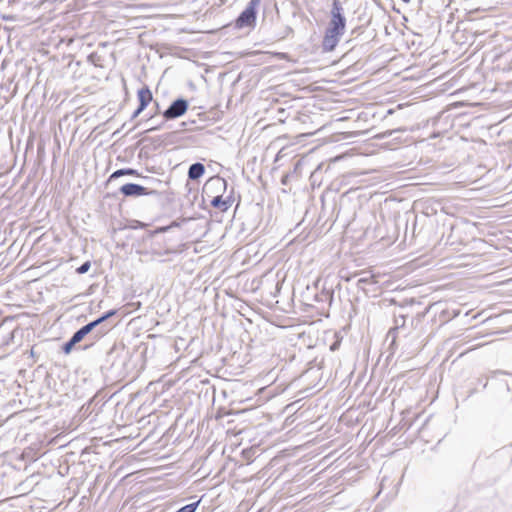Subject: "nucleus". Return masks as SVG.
Wrapping results in <instances>:
<instances>
[{
  "label": "nucleus",
  "instance_id": "nucleus-13",
  "mask_svg": "<svg viewBox=\"0 0 512 512\" xmlns=\"http://www.w3.org/2000/svg\"><path fill=\"white\" fill-rule=\"evenodd\" d=\"M360 275L361 277L357 281V287L360 289H364L365 285L377 283L375 276L370 272L362 271Z\"/></svg>",
  "mask_w": 512,
  "mask_h": 512
},
{
  "label": "nucleus",
  "instance_id": "nucleus-14",
  "mask_svg": "<svg viewBox=\"0 0 512 512\" xmlns=\"http://www.w3.org/2000/svg\"><path fill=\"white\" fill-rule=\"evenodd\" d=\"M124 175H138V172L135 170V169H132V168H122V169H118L116 171H114L110 177H109V182L113 181L114 179H117L121 176H124Z\"/></svg>",
  "mask_w": 512,
  "mask_h": 512
},
{
  "label": "nucleus",
  "instance_id": "nucleus-1",
  "mask_svg": "<svg viewBox=\"0 0 512 512\" xmlns=\"http://www.w3.org/2000/svg\"><path fill=\"white\" fill-rule=\"evenodd\" d=\"M261 0H250L246 8L239 14L235 20V27L238 29L242 28H254L256 25L257 7Z\"/></svg>",
  "mask_w": 512,
  "mask_h": 512
},
{
  "label": "nucleus",
  "instance_id": "nucleus-28",
  "mask_svg": "<svg viewBox=\"0 0 512 512\" xmlns=\"http://www.w3.org/2000/svg\"><path fill=\"white\" fill-rule=\"evenodd\" d=\"M155 109H159V104L157 102H155Z\"/></svg>",
  "mask_w": 512,
  "mask_h": 512
},
{
  "label": "nucleus",
  "instance_id": "nucleus-7",
  "mask_svg": "<svg viewBox=\"0 0 512 512\" xmlns=\"http://www.w3.org/2000/svg\"><path fill=\"white\" fill-rule=\"evenodd\" d=\"M341 34L335 33L334 31H331L329 29H326L325 35L322 41V48L325 52H330L335 49L339 42V37Z\"/></svg>",
  "mask_w": 512,
  "mask_h": 512
},
{
  "label": "nucleus",
  "instance_id": "nucleus-18",
  "mask_svg": "<svg viewBox=\"0 0 512 512\" xmlns=\"http://www.w3.org/2000/svg\"><path fill=\"white\" fill-rule=\"evenodd\" d=\"M395 327L389 331V335L394 334L396 330H398L400 327H403L405 325V315H397L395 316Z\"/></svg>",
  "mask_w": 512,
  "mask_h": 512
},
{
  "label": "nucleus",
  "instance_id": "nucleus-5",
  "mask_svg": "<svg viewBox=\"0 0 512 512\" xmlns=\"http://www.w3.org/2000/svg\"><path fill=\"white\" fill-rule=\"evenodd\" d=\"M150 239H152L151 236ZM138 253L143 256H150L151 259H157L159 257L172 253V251L168 248H164L161 242L151 240L149 247L145 248L144 250L138 251Z\"/></svg>",
  "mask_w": 512,
  "mask_h": 512
},
{
  "label": "nucleus",
  "instance_id": "nucleus-25",
  "mask_svg": "<svg viewBox=\"0 0 512 512\" xmlns=\"http://www.w3.org/2000/svg\"><path fill=\"white\" fill-rule=\"evenodd\" d=\"M159 127H160V126H158V127H152V128H150V129H148L146 132H150V131L157 130Z\"/></svg>",
  "mask_w": 512,
  "mask_h": 512
},
{
  "label": "nucleus",
  "instance_id": "nucleus-21",
  "mask_svg": "<svg viewBox=\"0 0 512 512\" xmlns=\"http://www.w3.org/2000/svg\"><path fill=\"white\" fill-rule=\"evenodd\" d=\"M145 109H140V106L133 112L131 119L137 118Z\"/></svg>",
  "mask_w": 512,
  "mask_h": 512
},
{
  "label": "nucleus",
  "instance_id": "nucleus-17",
  "mask_svg": "<svg viewBox=\"0 0 512 512\" xmlns=\"http://www.w3.org/2000/svg\"><path fill=\"white\" fill-rule=\"evenodd\" d=\"M200 502H201V499H199L193 503H189V504L181 507L180 509H178L175 512H196L197 508L199 507Z\"/></svg>",
  "mask_w": 512,
  "mask_h": 512
},
{
  "label": "nucleus",
  "instance_id": "nucleus-23",
  "mask_svg": "<svg viewBox=\"0 0 512 512\" xmlns=\"http://www.w3.org/2000/svg\"><path fill=\"white\" fill-rule=\"evenodd\" d=\"M215 181H216V182H218V183H221V184L224 186V188H226V186H227V182H226V180H225V179H222V178H216V180H215Z\"/></svg>",
  "mask_w": 512,
  "mask_h": 512
},
{
  "label": "nucleus",
  "instance_id": "nucleus-10",
  "mask_svg": "<svg viewBox=\"0 0 512 512\" xmlns=\"http://www.w3.org/2000/svg\"><path fill=\"white\" fill-rule=\"evenodd\" d=\"M205 173V166L200 162H195L190 165L188 169V179L196 181L200 179Z\"/></svg>",
  "mask_w": 512,
  "mask_h": 512
},
{
  "label": "nucleus",
  "instance_id": "nucleus-24",
  "mask_svg": "<svg viewBox=\"0 0 512 512\" xmlns=\"http://www.w3.org/2000/svg\"><path fill=\"white\" fill-rule=\"evenodd\" d=\"M338 345H339V343H338V342H335V343H333V344L330 346V349H331L332 351H334V350H336V349L338 348Z\"/></svg>",
  "mask_w": 512,
  "mask_h": 512
},
{
  "label": "nucleus",
  "instance_id": "nucleus-19",
  "mask_svg": "<svg viewBox=\"0 0 512 512\" xmlns=\"http://www.w3.org/2000/svg\"><path fill=\"white\" fill-rule=\"evenodd\" d=\"M88 61L90 63H92L93 65L95 66H102L101 64V56L98 55L97 53H91L89 56H88Z\"/></svg>",
  "mask_w": 512,
  "mask_h": 512
},
{
  "label": "nucleus",
  "instance_id": "nucleus-22",
  "mask_svg": "<svg viewBox=\"0 0 512 512\" xmlns=\"http://www.w3.org/2000/svg\"><path fill=\"white\" fill-rule=\"evenodd\" d=\"M14 339V332L9 333L7 339L4 341V344L8 345L10 341Z\"/></svg>",
  "mask_w": 512,
  "mask_h": 512
},
{
  "label": "nucleus",
  "instance_id": "nucleus-15",
  "mask_svg": "<svg viewBox=\"0 0 512 512\" xmlns=\"http://www.w3.org/2000/svg\"><path fill=\"white\" fill-rule=\"evenodd\" d=\"M81 342L74 334L72 335V337L63 344L62 346V351L64 354H69L73 347L77 344Z\"/></svg>",
  "mask_w": 512,
  "mask_h": 512
},
{
  "label": "nucleus",
  "instance_id": "nucleus-29",
  "mask_svg": "<svg viewBox=\"0 0 512 512\" xmlns=\"http://www.w3.org/2000/svg\"><path fill=\"white\" fill-rule=\"evenodd\" d=\"M30 354H31V356H33V355H34V351H33V349H31Z\"/></svg>",
  "mask_w": 512,
  "mask_h": 512
},
{
  "label": "nucleus",
  "instance_id": "nucleus-26",
  "mask_svg": "<svg viewBox=\"0 0 512 512\" xmlns=\"http://www.w3.org/2000/svg\"><path fill=\"white\" fill-rule=\"evenodd\" d=\"M147 149V146H144L143 148H141V151H140V156L142 155L143 151Z\"/></svg>",
  "mask_w": 512,
  "mask_h": 512
},
{
  "label": "nucleus",
  "instance_id": "nucleus-11",
  "mask_svg": "<svg viewBox=\"0 0 512 512\" xmlns=\"http://www.w3.org/2000/svg\"><path fill=\"white\" fill-rule=\"evenodd\" d=\"M97 329L96 325L93 321L85 324L81 328H79L77 331H75L73 334L82 341L88 334L92 333L94 336V332Z\"/></svg>",
  "mask_w": 512,
  "mask_h": 512
},
{
  "label": "nucleus",
  "instance_id": "nucleus-27",
  "mask_svg": "<svg viewBox=\"0 0 512 512\" xmlns=\"http://www.w3.org/2000/svg\"><path fill=\"white\" fill-rule=\"evenodd\" d=\"M155 109H159V104L157 102H155Z\"/></svg>",
  "mask_w": 512,
  "mask_h": 512
},
{
  "label": "nucleus",
  "instance_id": "nucleus-8",
  "mask_svg": "<svg viewBox=\"0 0 512 512\" xmlns=\"http://www.w3.org/2000/svg\"><path fill=\"white\" fill-rule=\"evenodd\" d=\"M232 203L233 198L231 195H229L226 199H223L221 195H218L211 200V206L221 212H226L231 207Z\"/></svg>",
  "mask_w": 512,
  "mask_h": 512
},
{
  "label": "nucleus",
  "instance_id": "nucleus-20",
  "mask_svg": "<svg viewBox=\"0 0 512 512\" xmlns=\"http://www.w3.org/2000/svg\"><path fill=\"white\" fill-rule=\"evenodd\" d=\"M91 267V263L90 261H85L84 263H82L77 269H76V272L78 274H85L86 272H88V270L90 269Z\"/></svg>",
  "mask_w": 512,
  "mask_h": 512
},
{
  "label": "nucleus",
  "instance_id": "nucleus-4",
  "mask_svg": "<svg viewBox=\"0 0 512 512\" xmlns=\"http://www.w3.org/2000/svg\"><path fill=\"white\" fill-rule=\"evenodd\" d=\"M119 191L125 197H139L157 194L156 190H150L136 183H126L119 188Z\"/></svg>",
  "mask_w": 512,
  "mask_h": 512
},
{
  "label": "nucleus",
  "instance_id": "nucleus-16",
  "mask_svg": "<svg viewBox=\"0 0 512 512\" xmlns=\"http://www.w3.org/2000/svg\"><path fill=\"white\" fill-rule=\"evenodd\" d=\"M142 142L143 143L149 142L150 145L152 146V148L155 150V149L159 148L163 144L164 139L161 136H158L156 138L145 137V138L142 139Z\"/></svg>",
  "mask_w": 512,
  "mask_h": 512
},
{
  "label": "nucleus",
  "instance_id": "nucleus-2",
  "mask_svg": "<svg viewBox=\"0 0 512 512\" xmlns=\"http://www.w3.org/2000/svg\"><path fill=\"white\" fill-rule=\"evenodd\" d=\"M346 26L344 10L339 0H333L331 9V20L327 29L335 33L343 34Z\"/></svg>",
  "mask_w": 512,
  "mask_h": 512
},
{
  "label": "nucleus",
  "instance_id": "nucleus-3",
  "mask_svg": "<svg viewBox=\"0 0 512 512\" xmlns=\"http://www.w3.org/2000/svg\"><path fill=\"white\" fill-rule=\"evenodd\" d=\"M188 107V101L179 97L175 99L165 111H163L162 116L166 121L179 118L187 112Z\"/></svg>",
  "mask_w": 512,
  "mask_h": 512
},
{
  "label": "nucleus",
  "instance_id": "nucleus-12",
  "mask_svg": "<svg viewBox=\"0 0 512 512\" xmlns=\"http://www.w3.org/2000/svg\"><path fill=\"white\" fill-rule=\"evenodd\" d=\"M334 291L332 289L323 288L320 293L315 295L316 302L328 303L329 306L333 302Z\"/></svg>",
  "mask_w": 512,
  "mask_h": 512
},
{
  "label": "nucleus",
  "instance_id": "nucleus-9",
  "mask_svg": "<svg viewBox=\"0 0 512 512\" xmlns=\"http://www.w3.org/2000/svg\"><path fill=\"white\" fill-rule=\"evenodd\" d=\"M140 109H146L149 103L153 100L152 92L148 86H144L137 92Z\"/></svg>",
  "mask_w": 512,
  "mask_h": 512
},
{
  "label": "nucleus",
  "instance_id": "nucleus-6",
  "mask_svg": "<svg viewBox=\"0 0 512 512\" xmlns=\"http://www.w3.org/2000/svg\"><path fill=\"white\" fill-rule=\"evenodd\" d=\"M116 313H117V310L111 309V310L103 313L100 317L93 320L94 324L97 327V329L94 332V338H101L109 331V328L106 325H104L103 323L105 321H107L109 318H111L112 316H114Z\"/></svg>",
  "mask_w": 512,
  "mask_h": 512
}]
</instances>
